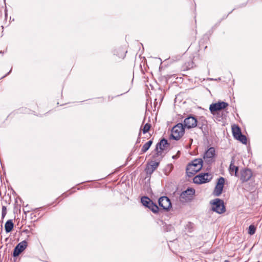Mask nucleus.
<instances>
[{
	"instance_id": "nucleus-25",
	"label": "nucleus",
	"mask_w": 262,
	"mask_h": 262,
	"mask_svg": "<svg viewBox=\"0 0 262 262\" xmlns=\"http://www.w3.org/2000/svg\"><path fill=\"white\" fill-rule=\"evenodd\" d=\"M6 207L3 206L2 207V216L3 217H4L5 215L6 214Z\"/></svg>"
},
{
	"instance_id": "nucleus-7",
	"label": "nucleus",
	"mask_w": 262,
	"mask_h": 262,
	"mask_svg": "<svg viewBox=\"0 0 262 262\" xmlns=\"http://www.w3.org/2000/svg\"><path fill=\"white\" fill-rule=\"evenodd\" d=\"M197 120L193 116H189L184 120V126L188 129L195 127L197 125Z\"/></svg>"
},
{
	"instance_id": "nucleus-6",
	"label": "nucleus",
	"mask_w": 262,
	"mask_h": 262,
	"mask_svg": "<svg viewBox=\"0 0 262 262\" xmlns=\"http://www.w3.org/2000/svg\"><path fill=\"white\" fill-rule=\"evenodd\" d=\"M225 183V179L223 177H220L217 181V184L215 186V189L213 191V194L215 196H220L223 191L224 184Z\"/></svg>"
},
{
	"instance_id": "nucleus-24",
	"label": "nucleus",
	"mask_w": 262,
	"mask_h": 262,
	"mask_svg": "<svg viewBox=\"0 0 262 262\" xmlns=\"http://www.w3.org/2000/svg\"><path fill=\"white\" fill-rule=\"evenodd\" d=\"M150 127H151V125L148 123H146L144 126H143V128L142 129V131H143V133L144 134H145L146 133L148 132V131L149 130V129L150 128Z\"/></svg>"
},
{
	"instance_id": "nucleus-10",
	"label": "nucleus",
	"mask_w": 262,
	"mask_h": 262,
	"mask_svg": "<svg viewBox=\"0 0 262 262\" xmlns=\"http://www.w3.org/2000/svg\"><path fill=\"white\" fill-rule=\"evenodd\" d=\"M252 176V171L248 169H243L241 171V180L242 182H247Z\"/></svg>"
},
{
	"instance_id": "nucleus-17",
	"label": "nucleus",
	"mask_w": 262,
	"mask_h": 262,
	"mask_svg": "<svg viewBox=\"0 0 262 262\" xmlns=\"http://www.w3.org/2000/svg\"><path fill=\"white\" fill-rule=\"evenodd\" d=\"M152 143V141L151 140H149L147 142H146L145 144L143 145L142 146V148L141 149V152L142 153H144L146 152L148 149L149 148L150 146Z\"/></svg>"
},
{
	"instance_id": "nucleus-26",
	"label": "nucleus",
	"mask_w": 262,
	"mask_h": 262,
	"mask_svg": "<svg viewBox=\"0 0 262 262\" xmlns=\"http://www.w3.org/2000/svg\"><path fill=\"white\" fill-rule=\"evenodd\" d=\"M224 262H229L228 260H225Z\"/></svg>"
},
{
	"instance_id": "nucleus-9",
	"label": "nucleus",
	"mask_w": 262,
	"mask_h": 262,
	"mask_svg": "<svg viewBox=\"0 0 262 262\" xmlns=\"http://www.w3.org/2000/svg\"><path fill=\"white\" fill-rule=\"evenodd\" d=\"M168 145L167 140L163 139L160 142L158 143L156 145V150L158 155H161L162 151L166 149V146Z\"/></svg>"
},
{
	"instance_id": "nucleus-19",
	"label": "nucleus",
	"mask_w": 262,
	"mask_h": 262,
	"mask_svg": "<svg viewBox=\"0 0 262 262\" xmlns=\"http://www.w3.org/2000/svg\"><path fill=\"white\" fill-rule=\"evenodd\" d=\"M148 208L150 209L154 213H157L159 211L158 206L152 201L150 205L148 206Z\"/></svg>"
},
{
	"instance_id": "nucleus-14",
	"label": "nucleus",
	"mask_w": 262,
	"mask_h": 262,
	"mask_svg": "<svg viewBox=\"0 0 262 262\" xmlns=\"http://www.w3.org/2000/svg\"><path fill=\"white\" fill-rule=\"evenodd\" d=\"M14 224L11 220L7 221L5 225V231L7 233H9L12 230Z\"/></svg>"
},
{
	"instance_id": "nucleus-12",
	"label": "nucleus",
	"mask_w": 262,
	"mask_h": 262,
	"mask_svg": "<svg viewBox=\"0 0 262 262\" xmlns=\"http://www.w3.org/2000/svg\"><path fill=\"white\" fill-rule=\"evenodd\" d=\"M238 167L234 165V160H232L230 164L229 171L231 176H237V171Z\"/></svg>"
},
{
	"instance_id": "nucleus-13",
	"label": "nucleus",
	"mask_w": 262,
	"mask_h": 262,
	"mask_svg": "<svg viewBox=\"0 0 262 262\" xmlns=\"http://www.w3.org/2000/svg\"><path fill=\"white\" fill-rule=\"evenodd\" d=\"M159 163L156 161H151L146 168L147 173L152 172L158 166Z\"/></svg>"
},
{
	"instance_id": "nucleus-27",
	"label": "nucleus",
	"mask_w": 262,
	"mask_h": 262,
	"mask_svg": "<svg viewBox=\"0 0 262 262\" xmlns=\"http://www.w3.org/2000/svg\"><path fill=\"white\" fill-rule=\"evenodd\" d=\"M175 157H176L175 156H173L172 157V158H173V159H174V158H175Z\"/></svg>"
},
{
	"instance_id": "nucleus-20",
	"label": "nucleus",
	"mask_w": 262,
	"mask_h": 262,
	"mask_svg": "<svg viewBox=\"0 0 262 262\" xmlns=\"http://www.w3.org/2000/svg\"><path fill=\"white\" fill-rule=\"evenodd\" d=\"M235 139L239 140L244 144H247V138L245 135H243L242 133L239 135H238L236 138H235Z\"/></svg>"
},
{
	"instance_id": "nucleus-15",
	"label": "nucleus",
	"mask_w": 262,
	"mask_h": 262,
	"mask_svg": "<svg viewBox=\"0 0 262 262\" xmlns=\"http://www.w3.org/2000/svg\"><path fill=\"white\" fill-rule=\"evenodd\" d=\"M232 130L233 136L234 137V138H236L238 135H239L242 133L241 128L238 126L236 125L232 126Z\"/></svg>"
},
{
	"instance_id": "nucleus-23",
	"label": "nucleus",
	"mask_w": 262,
	"mask_h": 262,
	"mask_svg": "<svg viewBox=\"0 0 262 262\" xmlns=\"http://www.w3.org/2000/svg\"><path fill=\"white\" fill-rule=\"evenodd\" d=\"M22 251L18 248V247L16 246L14 249L13 255L14 257H16L18 256L19 254Z\"/></svg>"
},
{
	"instance_id": "nucleus-16",
	"label": "nucleus",
	"mask_w": 262,
	"mask_h": 262,
	"mask_svg": "<svg viewBox=\"0 0 262 262\" xmlns=\"http://www.w3.org/2000/svg\"><path fill=\"white\" fill-rule=\"evenodd\" d=\"M141 201L144 206L148 208V206L150 205V203L152 202V201L147 196H143L141 198Z\"/></svg>"
},
{
	"instance_id": "nucleus-5",
	"label": "nucleus",
	"mask_w": 262,
	"mask_h": 262,
	"mask_svg": "<svg viewBox=\"0 0 262 262\" xmlns=\"http://www.w3.org/2000/svg\"><path fill=\"white\" fill-rule=\"evenodd\" d=\"M227 106H228V104L226 102L224 101L218 102L217 103H212L210 104L209 106V110L211 114L214 115L215 112L225 108Z\"/></svg>"
},
{
	"instance_id": "nucleus-8",
	"label": "nucleus",
	"mask_w": 262,
	"mask_h": 262,
	"mask_svg": "<svg viewBox=\"0 0 262 262\" xmlns=\"http://www.w3.org/2000/svg\"><path fill=\"white\" fill-rule=\"evenodd\" d=\"M159 206L164 210H168L171 207L170 200L167 196H162L158 200Z\"/></svg>"
},
{
	"instance_id": "nucleus-1",
	"label": "nucleus",
	"mask_w": 262,
	"mask_h": 262,
	"mask_svg": "<svg viewBox=\"0 0 262 262\" xmlns=\"http://www.w3.org/2000/svg\"><path fill=\"white\" fill-rule=\"evenodd\" d=\"M203 161L201 159H196L192 161L187 166L186 172L189 177L195 174L197 172L200 171L203 166Z\"/></svg>"
},
{
	"instance_id": "nucleus-21",
	"label": "nucleus",
	"mask_w": 262,
	"mask_h": 262,
	"mask_svg": "<svg viewBox=\"0 0 262 262\" xmlns=\"http://www.w3.org/2000/svg\"><path fill=\"white\" fill-rule=\"evenodd\" d=\"M194 193V190L193 189L188 188L181 194L183 197L186 196L187 195H192Z\"/></svg>"
},
{
	"instance_id": "nucleus-4",
	"label": "nucleus",
	"mask_w": 262,
	"mask_h": 262,
	"mask_svg": "<svg viewBox=\"0 0 262 262\" xmlns=\"http://www.w3.org/2000/svg\"><path fill=\"white\" fill-rule=\"evenodd\" d=\"M212 178L211 174L209 173H201L196 176L193 179L195 184H203L209 182Z\"/></svg>"
},
{
	"instance_id": "nucleus-2",
	"label": "nucleus",
	"mask_w": 262,
	"mask_h": 262,
	"mask_svg": "<svg viewBox=\"0 0 262 262\" xmlns=\"http://www.w3.org/2000/svg\"><path fill=\"white\" fill-rule=\"evenodd\" d=\"M184 128L182 123H179L173 127L171 130V137L172 139L178 140L184 134Z\"/></svg>"
},
{
	"instance_id": "nucleus-11",
	"label": "nucleus",
	"mask_w": 262,
	"mask_h": 262,
	"mask_svg": "<svg viewBox=\"0 0 262 262\" xmlns=\"http://www.w3.org/2000/svg\"><path fill=\"white\" fill-rule=\"evenodd\" d=\"M215 155V149L213 147H210L204 153V159L208 161L214 157Z\"/></svg>"
},
{
	"instance_id": "nucleus-3",
	"label": "nucleus",
	"mask_w": 262,
	"mask_h": 262,
	"mask_svg": "<svg viewBox=\"0 0 262 262\" xmlns=\"http://www.w3.org/2000/svg\"><path fill=\"white\" fill-rule=\"evenodd\" d=\"M212 206V210L219 214L225 212V207L223 200L220 199H215L210 202Z\"/></svg>"
},
{
	"instance_id": "nucleus-18",
	"label": "nucleus",
	"mask_w": 262,
	"mask_h": 262,
	"mask_svg": "<svg viewBox=\"0 0 262 262\" xmlns=\"http://www.w3.org/2000/svg\"><path fill=\"white\" fill-rule=\"evenodd\" d=\"M28 246V243L26 241H23L20 243H18L16 246L18 247V248L22 251V252L27 248Z\"/></svg>"
},
{
	"instance_id": "nucleus-22",
	"label": "nucleus",
	"mask_w": 262,
	"mask_h": 262,
	"mask_svg": "<svg viewBox=\"0 0 262 262\" xmlns=\"http://www.w3.org/2000/svg\"><path fill=\"white\" fill-rule=\"evenodd\" d=\"M256 231V228L254 225H250L248 229V233L250 235H253L255 233Z\"/></svg>"
}]
</instances>
